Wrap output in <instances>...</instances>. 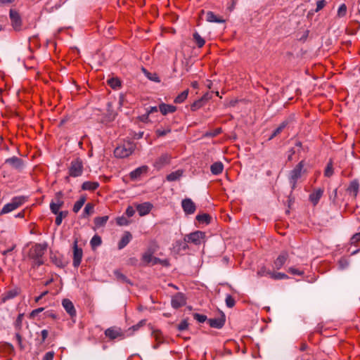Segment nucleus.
Wrapping results in <instances>:
<instances>
[{
    "mask_svg": "<svg viewBox=\"0 0 360 360\" xmlns=\"http://www.w3.org/2000/svg\"><path fill=\"white\" fill-rule=\"evenodd\" d=\"M25 162L20 158L12 156L6 158L3 164H1V169L4 178L8 177L11 181L17 179L15 173H21L25 167Z\"/></svg>",
    "mask_w": 360,
    "mask_h": 360,
    "instance_id": "nucleus-1",
    "label": "nucleus"
},
{
    "mask_svg": "<svg viewBox=\"0 0 360 360\" xmlns=\"http://www.w3.org/2000/svg\"><path fill=\"white\" fill-rule=\"evenodd\" d=\"M46 248V243H36L30 248L29 255L33 259L34 266L38 267L44 264L42 257L45 254Z\"/></svg>",
    "mask_w": 360,
    "mask_h": 360,
    "instance_id": "nucleus-2",
    "label": "nucleus"
},
{
    "mask_svg": "<svg viewBox=\"0 0 360 360\" xmlns=\"http://www.w3.org/2000/svg\"><path fill=\"white\" fill-rule=\"evenodd\" d=\"M304 165L305 162L302 160L290 171L288 174V181L292 190H294L296 188L297 181L301 178L302 175L307 173V171L304 169Z\"/></svg>",
    "mask_w": 360,
    "mask_h": 360,
    "instance_id": "nucleus-3",
    "label": "nucleus"
},
{
    "mask_svg": "<svg viewBox=\"0 0 360 360\" xmlns=\"http://www.w3.org/2000/svg\"><path fill=\"white\" fill-rule=\"evenodd\" d=\"M136 148V144L131 141H124L114 150V155L118 158H125L131 155Z\"/></svg>",
    "mask_w": 360,
    "mask_h": 360,
    "instance_id": "nucleus-4",
    "label": "nucleus"
},
{
    "mask_svg": "<svg viewBox=\"0 0 360 360\" xmlns=\"http://www.w3.org/2000/svg\"><path fill=\"white\" fill-rule=\"evenodd\" d=\"M84 171V163L81 158H77L72 160L68 168V174L65 179L69 181L70 176L78 177L82 175Z\"/></svg>",
    "mask_w": 360,
    "mask_h": 360,
    "instance_id": "nucleus-5",
    "label": "nucleus"
},
{
    "mask_svg": "<svg viewBox=\"0 0 360 360\" xmlns=\"http://www.w3.org/2000/svg\"><path fill=\"white\" fill-rule=\"evenodd\" d=\"M16 248V244L12 243L11 245L6 247L5 250H1V255L4 257L3 261L5 265L12 267L15 263V252L14 250Z\"/></svg>",
    "mask_w": 360,
    "mask_h": 360,
    "instance_id": "nucleus-6",
    "label": "nucleus"
},
{
    "mask_svg": "<svg viewBox=\"0 0 360 360\" xmlns=\"http://www.w3.org/2000/svg\"><path fill=\"white\" fill-rule=\"evenodd\" d=\"M27 200V197L24 195L15 196L12 198L11 202L6 204L1 209V214L9 213L22 205H23Z\"/></svg>",
    "mask_w": 360,
    "mask_h": 360,
    "instance_id": "nucleus-7",
    "label": "nucleus"
},
{
    "mask_svg": "<svg viewBox=\"0 0 360 360\" xmlns=\"http://www.w3.org/2000/svg\"><path fill=\"white\" fill-rule=\"evenodd\" d=\"M205 238V233L201 231H195L185 236L184 240L187 243H193L196 245H200Z\"/></svg>",
    "mask_w": 360,
    "mask_h": 360,
    "instance_id": "nucleus-8",
    "label": "nucleus"
},
{
    "mask_svg": "<svg viewBox=\"0 0 360 360\" xmlns=\"http://www.w3.org/2000/svg\"><path fill=\"white\" fill-rule=\"evenodd\" d=\"M104 334L110 340H114L117 338L122 340L125 338V335L122 332V329L116 326L107 328L105 330Z\"/></svg>",
    "mask_w": 360,
    "mask_h": 360,
    "instance_id": "nucleus-9",
    "label": "nucleus"
},
{
    "mask_svg": "<svg viewBox=\"0 0 360 360\" xmlns=\"http://www.w3.org/2000/svg\"><path fill=\"white\" fill-rule=\"evenodd\" d=\"M9 17L11 20V26L15 31L21 30L22 27V18L20 13L15 9H10Z\"/></svg>",
    "mask_w": 360,
    "mask_h": 360,
    "instance_id": "nucleus-10",
    "label": "nucleus"
},
{
    "mask_svg": "<svg viewBox=\"0 0 360 360\" xmlns=\"http://www.w3.org/2000/svg\"><path fill=\"white\" fill-rule=\"evenodd\" d=\"M23 318H24V314H19L16 320L14 322V327L16 330L15 338L18 341L20 349L21 350H23L25 348L22 343V338L21 335L20 334V331L21 330L22 326Z\"/></svg>",
    "mask_w": 360,
    "mask_h": 360,
    "instance_id": "nucleus-11",
    "label": "nucleus"
},
{
    "mask_svg": "<svg viewBox=\"0 0 360 360\" xmlns=\"http://www.w3.org/2000/svg\"><path fill=\"white\" fill-rule=\"evenodd\" d=\"M72 252H73V261L72 265L74 267L77 268L82 262V259L83 257V250L82 248H79L77 245V240H75L72 246Z\"/></svg>",
    "mask_w": 360,
    "mask_h": 360,
    "instance_id": "nucleus-12",
    "label": "nucleus"
},
{
    "mask_svg": "<svg viewBox=\"0 0 360 360\" xmlns=\"http://www.w3.org/2000/svg\"><path fill=\"white\" fill-rule=\"evenodd\" d=\"M172 156L169 153H163L153 163V167L160 170L171 162Z\"/></svg>",
    "mask_w": 360,
    "mask_h": 360,
    "instance_id": "nucleus-13",
    "label": "nucleus"
},
{
    "mask_svg": "<svg viewBox=\"0 0 360 360\" xmlns=\"http://www.w3.org/2000/svg\"><path fill=\"white\" fill-rule=\"evenodd\" d=\"M186 304V297L182 292H177L172 297L171 304L174 309H179Z\"/></svg>",
    "mask_w": 360,
    "mask_h": 360,
    "instance_id": "nucleus-14",
    "label": "nucleus"
},
{
    "mask_svg": "<svg viewBox=\"0 0 360 360\" xmlns=\"http://www.w3.org/2000/svg\"><path fill=\"white\" fill-rule=\"evenodd\" d=\"M226 317L223 312H221L219 317L209 319L207 320V323H209L211 328L220 329L223 328L225 324Z\"/></svg>",
    "mask_w": 360,
    "mask_h": 360,
    "instance_id": "nucleus-15",
    "label": "nucleus"
},
{
    "mask_svg": "<svg viewBox=\"0 0 360 360\" xmlns=\"http://www.w3.org/2000/svg\"><path fill=\"white\" fill-rule=\"evenodd\" d=\"M181 207L186 214H192L195 212V204L190 198H185L181 201Z\"/></svg>",
    "mask_w": 360,
    "mask_h": 360,
    "instance_id": "nucleus-16",
    "label": "nucleus"
},
{
    "mask_svg": "<svg viewBox=\"0 0 360 360\" xmlns=\"http://www.w3.org/2000/svg\"><path fill=\"white\" fill-rule=\"evenodd\" d=\"M155 250H156L153 248H148L147 251L142 255L141 266H147L150 263H152V265H153V259L155 257H153V255Z\"/></svg>",
    "mask_w": 360,
    "mask_h": 360,
    "instance_id": "nucleus-17",
    "label": "nucleus"
},
{
    "mask_svg": "<svg viewBox=\"0 0 360 360\" xmlns=\"http://www.w3.org/2000/svg\"><path fill=\"white\" fill-rule=\"evenodd\" d=\"M323 188H315L313 192L309 194V200L314 206H316L319 203L320 199L323 196Z\"/></svg>",
    "mask_w": 360,
    "mask_h": 360,
    "instance_id": "nucleus-18",
    "label": "nucleus"
},
{
    "mask_svg": "<svg viewBox=\"0 0 360 360\" xmlns=\"http://www.w3.org/2000/svg\"><path fill=\"white\" fill-rule=\"evenodd\" d=\"M289 257L288 253L287 251H282L281 254L278 256V257L274 261V268L279 270L281 269L283 266L285 264L286 261L288 260Z\"/></svg>",
    "mask_w": 360,
    "mask_h": 360,
    "instance_id": "nucleus-19",
    "label": "nucleus"
},
{
    "mask_svg": "<svg viewBox=\"0 0 360 360\" xmlns=\"http://www.w3.org/2000/svg\"><path fill=\"white\" fill-rule=\"evenodd\" d=\"M359 187H360V185H359V180L354 179L349 183V184L347 188V192L350 195H352L354 199H355L357 197V195L359 193Z\"/></svg>",
    "mask_w": 360,
    "mask_h": 360,
    "instance_id": "nucleus-20",
    "label": "nucleus"
},
{
    "mask_svg": "<svg viewBox=\"0 0 360 360\" xmlns=\"http://www.w3.org/2000/svg\"><path fill=\"white\" fill-rule=\"evenodd\" d=\"M62 305L71 318L76 316V310L72 302L68 298L63 299L62 301Z\"/></svg>",
    "mask_w": 360,
    "mask_h": 360,
    "instance_id": "nucleus-21",
    "label": "nucleus"
},
{
    "mask_svg": "<svg viewBox=\"0 0 360 360\" xmlns=\"http://www.w3.org/2000/svg\"><path fill=\"white\" fill-rule=\"evenodd\" d=\"M159 110L163 115L174 112L177 108L175 105L162 103L158 106Z\"/></svg>",
    "mask_w": 360,
    "mask_h": 360,
    "instance_id": "nucleus-22",
    "label": "nucleus"
},
{
    "mask_svg": "<svg viewBox=\"0 0 360 360\" xmlns=\"http://www.w3.org/2000/svg\"><path fill=\"white\" fill-rule=\"evenodd\" d=\"M132 239V235L129 231H125L118 243L117 248L119 250L123 249L126 247Z\"/></svg>",
    "mask_w": 360,
    "mask_h": 360,
    "instance_id": "nucleus-23",
    "label": "nucleus"
},
{
    "mask_svg": "<svg viewBox=\"0 0 360 360\" xmlns=\"http://www.w3.org/2000/svg\"><path fill=\"white\" fill-rule=\"evenodd\" d=\"M152 207V204L147 202L139 204L136 206V210L140 216H144L150 212Z\"/></svg>",
    "mask_w": 360,
    "mask_h": 360,
    "instance_id": "nucleus-24",
    "label": "nucleus"
},
{
    "mask_svg": "<svg viewBox=\"0 0 360 360\" xmlns=\"http://www.w3.org/2000/svg\"><path fill=\"white\" fill-rule=\"evenodd\" d=\"M148 167L146 165L139 167L136 169L131 171L129 174L130 179L131 180H135L139 178L143 173H146L148 172Z\"/></svg>",
    "mask_w": 360,
    "mask_h": 360,
    "instance_id": "nucleus-25",
    "label": "nucleus"
},
{
    "mask_svg": "<svg viewBox=\"0 0 360 360\" xmlns=\"http://www.w3.org/2000/svg\"><path fill=\"white\" fill-rule=\"evenodd\" d=\"M51 261L58 267L63 268L66 266V262L63 261V256L59 254H51Z\"/></svg>",
    "mask_w": 360,
    "mask_h": 360,
    "instance_id": "nucleus-26",
    "label": "nucleus"
},
{
    "mask_svg": "<svg viewBox=\"0 0 360 360\" xmlns=\"http://www.w3.org/2000/svg\"><path fill=\"white\" fill-rule=\"evenodd\" d=\"M206 20L210 22L223 23L225 20L221 17L214 14L212 11H207L206 13Z\"/></svg>",
    "mask_w": 360,
    "mask_h": 360,
    "instance_id": "nucleus-27",
    "label": "nucleus"
},
{
    "mask_svg": "<svg viewBox=\"0 0 360 360\" xmlns=\"http://www.w3.org/2000/svg\"><path fill=\"white\" fill-rule=\"evenodd\" d=\"M99 186H100V184L97 181H84L82 184V190L94 191L99 187Z\"/></svg>",
    "mask_w": 360,
    "mask_h": 360,
    "instance_id": "nucleus-28",
    "label": "nucleus"
},
{
    "mask_svg": "<svg viewBox=\"0 0 360 360\" xmlns=\"http://www.w3.org/2000/svg\"><path fill=\"white\" fill-rule=\"evenodd\" d=\"M224 165L221 162H215L210 167V171L214 175H219L222 173Z\"/></svg>",
    "mask_w": 360,
    "mask_h": 360,
    "instance_id": "nucleus-29",
    "label": "nucleus"
},
{
    "mask_svg": "<svg viewBox=\"0 0 360 360\" xmlns=\"http://www.w3.org/2000/svg\"><path fill=\"white\" fill-rule=\"evenodd\" d=\"M195 219L199 224H209L211 222L212 217L209 214L203 213L198 214L195 217Z\"/></svg>",
    "mask_w": 360,
    "mask_h": 360,
    "instance_id": "nucleus-30",
    "label": "nucleus"
},
{
    "mask_svg": "<svg viewBox=\"0 0 360 360\" xmlns=\"http://www.w3.org/2000/svg\"><path fill=\"white\" fill-rule=\"evenodd\" d=\"M114 275L116 277L117 280L123 283H128L131 285H133L132 282L121 271L119 270L114 271Z\"/></svg>",
    "mask_w": 360,
    "mask_h": 360,
    "instance_id": "nucleus-31",
    "label": "nucleus"
},
{
    "mask_svg": "<svg viewBox=\"0 0 360 360\" xmlns=\"http://www.w3.org/2000/svg\"><path fill=\"white\" fill-rule=\"evenodd\" d=\"M109 219L108 216H103V217H96L94 219V223L95 224L96 228L98 229L104 226L108 220Z\"/></svg>",
    "mask_w": 360,
    "mask_h": 360,
    "instance_id": "nucleus-32",
    "label": "nucleus"
},
{
    "mask_svg": "<svg viewBox=\"0 0 360 360\" xmlns=\"http://www.w3.org/2000/svg\"><path fill=\"white\" fill-rule=\"evenodd\" d=\"M86 200V196L83 195L79 197V199L75 202V203L73 205L72 211L75 213H77L82 206L84 205L85 202Z\"/></svg>",
    "mask_w": 360,
    "mask_h": 360,
    "instance_id": "nucleus-33",
    "label": "nucleus"
},
{
    "mask_svg": "<svg viewBox=\"0 0 360 360\" xmlns=\"http://www.w3.org/2000/svg\"><path fill=\"white\" fill-rule=\"evenodd\" d=\"M183 175V171L178 169L175 172H172L166 176V179L168 181H174L179 180Z\"/></svg>",
    "mask_w": 360,
    "mask_h": 360,
    "instance_id": "nucleus-34",
    "label": "nucleus"
},
{
    "mask_svg": "<svg viewBox=\"0 0 360 360\" xmlns=\"http://www.w3.org/2000/svg\"><path fill=\"white\" fill-rule=\"evenodd\" d=\"M94 212V205L91 202H88L83 210L82 217L86 218L89 215L92 214Z\"/></svg>",
    "mask_w": 360,
    "mask_h": 360,
    "instance_id": "nucleus-35",
    "label": "nucleus"
},
{
    "mask_svg": "<svg viewBox=\"0 0 360 360\" xmlns=\"http://www.w3.org/2000/svg\"><path fill=\"white\" fill-rule=\"evenodd\" d=\"M193 39L198 48H202L205 44V40L199 34L198 32H195L193 34Z\"/></svg>",
    "mask_w": 360,
    "mask_h": 360,
    "instance_id": "nucleus-36",
    "label": "nucleus"
},
{
    "mask_svg": "<svg viewBox=\"0 0 360 360\" xmlns=\"http://www.w3.org/2000/svg\"><path fill=\"white\" fill-rule=\"evenodd\" d=\"M108 84L112 89H117L121 86V80L117 77H112L107 81Z\"/></svg>",
    "mask_w": 360,
    "mask_h": 360,
    "instance_id": "nucleus-37",
    "label": "nucleus"
},
{
    "mask_svg": "<svg viewBox=\"0 0 360 360\" xmlns=\"http://www.w3.org/2000/svg\"><path fill=\"white\" fill-rule=\"evenodd\" d=\"M269 276L274 280H281L288 278V276L284 273L280 272H268Z\"/></svg>",
    "mask_w": 360,
    "mask_h": 360,
    "instance_id": "nucleus-38",
    "label": "nucleus"
},
{
    "mask_svg": "<svg viewBox=\"0 0 360 360\" xmlns=\"http://www.w3.org/2000/svg\"><path fill=\"white\" fill-rule=\"evenodd\" d=\"M102 243V240L101 236L98 235H94L90 241L91 247L93 250L96 248L100 246Z\"/></svg>",
    "mask_w": 360,
    "mask_h": 360,
    "instance_id": "nucleus-39",
    "label": "nucleus"
},
{
    "mask_svg": "<svg viewBox=\"0 0 360 360\" xmlns=\"http://www.w3.org/2000/svg\"><path fill=\"white\" fill-rule=\"evenodd\" d=\"M188 95V89H186L174 98V102L175 103H181L187 98Z\"/></svg>",
    "mask_w": 360,
    "mask_h": 360,
    "instance_id": "nucleus-40",
    "label": "nucleus"
},
{
    "mask_svg": "<svg viewBox=\"0 0 360 360\" xmlns=\"http://www.w3.org/2000/svg\"><path fill=\"white\" fill-rule=\"evenodd\" d=\"M56 215L57 216L55 219V224L57 226H60L62 223L63 219L68 217V211H67V210L61 211V212H58V214H56Z\"/></svg>",
    "mask_w": 360,
    "mask_h": 360,
    "instance_id": "nucleus-41",
    "label": "nucleus"
},
{
    "mask_svg": "<svg viewBox=\"0 0 360 360\" xmlns=\"http://www.w3.org/2000/svg\"><path fill=\"white\" fill-rule=\"evenodd\" d=\"M290 122V119H286L283 121L280 125L274 130L275 134H277V135L280 134Z\"/></svg>",
    "mask_w": 360,
    "mask_h": 360,
    "instance_id": "nucleus-42",
    "label": "nucleus"
},
{
    "mask_svg": "<svg viewBox=\"0 0 360 360\" xmlns=\"http://www.w3.org/2000/svg\"><path fill=\"white\" fill-rule=\"evenodd\" d=\"M6 352L8 354L14 353L13 346L8 342H1V352Z\"/></svg>",
    "mask_w": 360,
    "mask_h": 360,
    "instance_id": "nucleus-43",
    "label": "nucleus"
},
{
    "mask_svg": "<svg viewBox=\"0 0 360 360\" xmlns=\"http://www.w3.org/2000/svg\"><path fill=\"white\" fill-rule=\"evenodd\" d=\"M18 292L16 290H11L6 292L4 297H1V302H4L8 300L12 299L17 295Z\"/></svg>",
    "mask_w": 360,
    "mask_h": 360,
    "instance_id": "nucleus-44",
    "label": "nucleus"
},
{
    "mask_svg": "<svg viewBox=\"0 0 360 360\" xmlns=\"http://www.w3.org/2000/svg\"><path fill=\"white\" fill-rule=\"evenodd\" d=\"M333 174V162L332 160H330L324 170V175L326 177H330Z\"/></svg>",
    "mask_w": 360,
    "mask_h": 360,
    "instance_id": "nucleus-45",
    "label": "nucleus"
},
{
    "mask_svg": "<svg viewBox=\"0 0 360 360\" xmlns=\"http://www.w3.org/2000/svg\"><path fill=\"white\" fill-rule=\"evenodd\" d=\"M189 323L188 319H185L181 321L179 324L176 326V328L179 331H184L188 330Z\"/></svg>",
    "mask_w": 360,
    "mask_h": 360,
    "instance_id": "nucleus-46",
    "label": "nucleus"
},
{
    "mask_svg": "<svg viewBox=\"0 0 360 360\" xmlns=\"http://www.w3.org/2000/svg\"><path fill=\"white\" fill-rule=\"evenodd\" d=\"M205 104L202 103V99H198L194 101L191 105V110L192 111H196L197 110L202 108Z\"/></svg>",
    "mask_w": 360,
    "mask_h": 360,
    "instance_id": "nucleus-47",
    "label": "nucleus"
},
{
    "mask_svg": "<svg viewBox=\"0 0 360 360\" xmlns=\"http://www.w3.org/2000/svg\"><path fill=\"white\" fill-rule=\"evenodd\" d=\"M172 131L170 127H167L166 129H158L155 130V134L158 137L165 136Z\"/></svg>",
    "mask_w": 360,
    "mask_h": 360,
    "instance_id": "nucleus-48",
    "label": "nucleus"
},
{
    "mask_svg": "<svg viewBox=\"0 0 360 360\" xmlns=\"http://www.w3.org/2000/svg\"><path fill=\"white\" fill-rule=\"evenodd\" d=\"M226 304L229 308H232L235 306L236 301L231 295H227L226 297Z\"/></svg>",
    "mask_w": 360,
    "mask_h": 360,
    "instance_id": "nucleus-49",
    "label": "nucleus"
},
{
    "mask_svg": "<svg viewBox=\"0 0 360 360\" xmlns=\"http://www.w3.org/2000/svg\"><path fill=\"white\" fill-rule=\"evenodd\" d=\"M347 14V6L345 4H342L340 6L338 10V15L340 18L345 16Z\"/></svg>",
    "mask_w": 360,
    "mask_h": 360,
    "instance_id": "nucleus-50",
    "label": "nucleus"
},
{
    "mask_svg": "<svg viewBox=\"0 0 360 360\" xmlns=\"http://www.w3.org/2000/svg\"><path fill=\"white\" fill-rule=\"evenodd\" d=\"M193 316L199 323H204L205 321L208 320L207 316L204 314H200L198 313H194Z\"/></svg>",
    "mask_w": 360,
    "mask_h": 360,
    "instance_id": "nucleus-51",
    "label": "nucleus"
},
{
    "mask_svg": "<svg viewBox=\"0 0 360 360\" xmlns=\"http://www.w3.org/2000/svg\"><path fill=\"white\" fill-rule=\"evenodd\" d=\"M146 323V319L141 320L137 324L134 325L133 326L129 328V330H132L133 332L138 330L141 327L143 326Z\"/></svg>",
    "mask_w": 360,
    "mask_h": 360,
    "instance_id": "nucleus-52",
    "label": "nucleus"
},
{
    "mask_svg": "<svg viewBox=\"0 0 360 360\" xmlns=\"http://www.w3.org/2000/svg\"><path fill=\"white\" fill-rule=\"evenodd\" d=\"M61 207H59V205L58 204H56L55 202L53 201H51V203H50V210L51 211V212L54 214H58V212H60V209Z\"/></svg>",
    "mask_w": 360,
    "mask_h": 360,
    "instance_id": "nucleus-53",
    "label": "nucleus"
},
{
    "mask_svg": "<svg viewBox=\"0 0 360 360\" xmlns=\"http://www.w3.org/2000/svg\"><path fill=\"white\" fill-rule=\"evenodd\" d=\"M129 222V220L124 217H119L116 219V223L119 226H127Z\"/></svg>",
    "mask_w": 360,
    "mask_h": 360,
    "instance_id": "nucleus-54",
    "label": "nucleus"
},
{
    "mask_svg": "<svg viewBox=\"0 0 360 360\" xmlns=\"http://www.w3.org/2000/svg\"><path fill=\"white\" fill-rule=\"evenodd\" d=\"M288 272L292 275H298V276H302L304 274V271H301L298 269H296L295 267H290L288 269Z\"/></svg>",
    "mask_w": 360,
    "mask_h": 360,
    "instance_id": "nucleus-55",
    "label": "nucleus"
},
{
    "mask_svg": "<svg viewBox=\"0 0 360 360\" xmlns=\"http://www.w3.org/2000/svg\"><path fill=\"white\" fill-rule=\"evenodd\" d=\"M127 264L130 266H141V264L139 263V260L136 257H130L127 260Z\"/></svg>",
    "mask_w": 360,
    "mask_h": 360,
    "instance_id": "nucleus-56",
    "label": "nucleus"
},
{
    "mask_svg": "<svg viewBox=\"0 0 360 360\" xmlns=\"http://www.w3.org/2000/svg\"><path fill=\"white\" fill-rule=\"evenodd\" d=\"M158 264H162L163 266H168L169 262L167 259L162 260L158 257H155L153 259V265H155Z\"/></svg>",
    "mask_w": 360,
    "mask_h": 360,
    "instance_id": "nucleus-57",
    "label": "nucleus"
},
{
    "mask_svg": "<svg viewBox=\"0 0 360 360\" xmlns=\"http://www.w3.org/2000/svg\"><path fill=\"white\" fill-rule=\"evenodd\" d=\"M268 272H272L270 270L266 269L265 266H262L260 268V269L257 271V274L259 276H269Z\"/></svg>",
    "mask_w": 360,
    "mask_h": 360,
    "instance_id": "nucleus-58",
    "label": "nucleus"
},
{
    "mask_svg": "<svg viewBox=\"0 0 360 360\" xmlns=\"http://www.w3.org/2000/svg\"><path fill=\"white\" fill-rule=\"evenodd\" d=\"M295 146L298 147L300 149L298 150L297 153H300L301 150L304 152H307L309 150V148L307 146H303L302 143L300 141H296Z\"/></svg>",
    "mask_w": 360,
    "mask_h": 360,
    "instance_id": "nucleus-59",
    "label": "nucleus"
},
{
    "mask_svg": "<svg viewBox=\"0 0 360 360\" xmlns=\"http://www.w3.org/2000/svg\"><path fill=\"white\" fill-rule=\"evenodd\" d=\"M137 119L142 122H144V123H148L150 122V119H149V115L148 113H145L142 115H140L137 117Z\"/></svg>",
    "mask_w": 360,
    "mask_h": 360,
    "instance_id": "nucleus-60",
    "label": "nucleus"
},
{
    "mask_svg": "<svg viewBox=\"0 0 360 360\" xmlns=\"http://www.w3.org/2000/svg\"><path fill=\"white\" fill-rule=\"evenodd\" d=\"M338 264L341 269L347 268L349 265V262L346 258H341L339 260Z\"/></svg>",
    "mask_w": 360,
    "mask_h": 360,
    "instance_id": "nucleus-61",
    "label": "nucleus"
},
{
    "mask_svg": "<svg viewBox=\"0 0 360 360\" xmlns=\"http://www.w3.org/2000/svg\"><path fill=\"white\" fill-rule=\"evenodd\" d=\"M326 5L325 0H319L316 2V12L321 11Z\"/></svg>",
    "mask_w": 360,
    "mask_h": 360,
    "instance_id": "nucleus-62",
    "label": "nucleus"
},
{
    "mask_svg": "<svg viewBox=\"0 0 360 360\" xmlns=\"http://www.w3.org/2000/svg\"><path fill=\"white\" fill-rule=\"evenodd\" d=\"M54 354H55V353L53 351L48 352L45 354L42 360H53V357H54Z\"/></svg>",
    "mask_w": 360,
    "mask_h": 360,
    "instance_id": "nucleus-63",
    "label": "nucleus"
},
{
    "mask_svg": "<svg viewBox=\"0 0 360 360\" xmlns=\"http://www.w3.org/2000/svg\"><path fill=\"white\" fill-rule=\"evenodd\" d=\"M352 244H355L357 242L360 241V232L355 233L352 236V237L350 239Z\"/></svg>",
    "mask_w": 360,
    "mask_h": 360,
    "instance_id": "nucleus-64",
    "label": "nucleus"
}]
</instances>
